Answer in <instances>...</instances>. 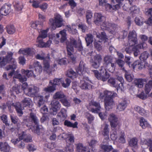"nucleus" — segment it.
I'll use <instances>...</instances> for the list:
<instances>
[{"mask_svg":"<svg viewBox=\"0 0 152 152\" xmlns=\"http://www.w3.org/2000/svg\"><path fill=\"white\" fill-rule=\"evenodd\" d=\"M13 53L10 52L7 53V55L3 57L2 59L0 58V67H2L6 65L7 63H9L10 64L7 66L6 69L7 70L11 69L12 71L8 75L11 77L14 75L15 77L18 79L21 82H23L26 80V77H23L20 74L16 75L14 70L17 68V63L15 59L12 58Z\"/></svg>","mask_w":152,"mask_h":152,"instance_id":"nucleus-1","label":"nucleus"},{"mask_svg":"<svg viewBox=\"0 0 152 152\" xmlns=\"http://www.w3.org/2000/svg\"><path fill=\"white\" fill-rule=\"evenodd\" d=\"M60 36V42L62 43L66 39V31L64 29L60 31L59 33L56 34V35L54 34L49 35V40L46 42H44L43 40L39 41L37 42L38 43L36 44V46L40 48H48L50 46L52 43L51 39L53 40L55 44H58L59 42Z\"/></svg>","mask_w":152,"mask_h":152,"instance_id":"nucleus-2","label":"nucleus"},{"mask_svg":"<svg viewBox=\"0 0 152 152\" xmlns=\"http://www.w3.org/2000/svg\"><path fill=\"white\" fill-rule=\"evenodd\" d=\"M60 36V42L62 43L66 39V31L64 29L60 31L59 33L56 34V35L54 34L49 35V40L46 42H44L43 40L39 41L37 42L38 43L36 44V46L40 48H48L50 46L52 43L51 39L53 40L55 44H58L59 42Z\"/></svg>","mask_w":152,"mask_h":152,"instance_id":"nucleus-3","label":"nucleus"},{"mask_svg":"<svg viewBox=\"0 0 152 152\" xmlns=\"http://www.w3.org/2000/svg\"><path fill=\"white\" fill-rule=\"evenodd\" d=\"M105 19V17L100 13H95L94 21V23L97 25H100L102 29L107 30L113 34V31L116 28V25L115 24L109 23L108 22H104Z\"/></svg>","mask_w":152,"mask_h":152,"instance_id":"nucleus-4","label":"nucleus"},{"mask_svg":"<svg viewBox=\"0 0 152 152\" xmlns=\"http://www.w3.org/2000/svg\"><path fill=\"white\" fill-rule=\"evenodd\" d=\"M38 123L39 120L37 117L36 115L33 113H30L28 118L24 119L23 122L26 124L27 127L31 129L32 132L39 135V134L40 130L41 128H39Z\"/></svg>","mask_w":152,"mask_h":152,"instance_id":"nucleus-5","label":"nucleus"},{"mask_svg":"<svg viewBox=\"0 0 152 152\" xmlns=\"http://www.w3.org/2000/svg\"><path fill=\"white\" fill-rule=\"evenodd\" d=\"M66 44L68 55L72 62H74L75 61L76 59V57L72 54L74 48H77L78 50L80 51L82 49L83 47L81 40L79 39L78 42L77 44L76 40L72 38L70 39V42H67Z\"/></svg>","mask_w":152,"mask_h":152,"instance_id":"nucleus-6","label":"nucleus"},{"mask_svg":"<svg viewBox=\"0 0 152 152\" xmlns=\"http://www.w3.org/2000/svg\"><path fill=\"white\" fill-rule=\"evenodd\" d=\"M87 109L92 113H98L100 118L102 120L105 119L107 115L106 112H101L103 110L100 105L99 103L93 100L91 101L87 106Z\"/></svg>","mask_w":152,"mask_h":152,"instance_id":"nucleus-7","label":"nucleus"},{"mask_svg":"<svg viewBox=\"0 0 152 152\" xmlns=\"http://www.w3.org/2000/svg\"><path fill=\"white\" fill-rule=\"evenodd\" d=\"M112 92L108 91H104L103 93H100L99 97L101 99H104L105 108L106 110H109L114 106L113 99L111 98Z\"/></svg>","mask_w":152,"mask_h":152,"instance_id":"nucleus-8","label":"nucleus"},{"mask_svg":"<svg viewBox=\"0 0 152 152\" xmlns=\"http://www.w3.org/2000/svg\"><path fill=\"white\" fill-rule=\"evenodd\" d=\"M137 34L135 31L133 30L130 31L128 36L129 45L126 48L124 47V49L127 53H130L133 52L132 47L137 43Z\"/></svg>","mask_w":152,"mask_h":152,"instance_id":"nucleus-9","label":"nucleus"},{"mask_svg":"<svg viewBox=\"0 0 152 152\" xmlns=\"http://www.w3.org/2000/svg\"><path fill=\"white\" fill-rule=\"evenodd\" d=\"M63 20L62 17L60 15L56 14L54 19L51 18L49 20V24L51 26V30L53 31L56 28L61 27L63 25Z\"/></svg>","mask_w":152,"mask_h":152,"instance_id":"nucleus-10","label":"nucleus"},{"mask_svg":"<svg viewBox=\"0 0 152 152\" xmlns=\"http://www.w3.org/2000/svg\"><path fill=\"white\" fill-rule=\"evenodd\" d=\"M96 35L97 38L99 39V40L98 41L95 39L94 41V45L98 50L99 51L101 50L102 47L100 44L98 43V42L101 43L102 41L106 42L107 41L108 39L104 31L102 30H100L97 32Z\"/></svg>","mask_w":152,"mask_h":152,"instance_id":"nucleus-11","label":"nucleus"},{"mask_svg":"<svg viewBox=\"0 0 152 152\" xmlns=\"http://www.w3.org/2000/svg\"><path fill=\"white\" fill-rule=\"evenodd\" d=\"M95 77L98 80H101L103 81H106L110 77V75L107 72L105 68L102 67L99 73L97 70H93Z\"/></svg>","mask_w":152,"mask_h":152,"instance_id":"nucleus-12","label":"nucleus"},{"mask_svg":"<svg viewBox=\"0 0 152 152\" xmlns=\"http://www.w3.org/2000/svg\"><path fill=\"white\" fill-rule=\"evenodd\" d=\"M36 58L38 59L44 60V69L49 74L51 72V68L50 65V57L48 56L47 57L44 58V53H42L41 54H38L35 56Z\"/></svg>","mask_w":152,"mask_h":152,"instance_id":"nucleus-13","label":"nucleus"},{"mask_svg":"<svg viewBox=\"0 0 152 152\" xmlns=\"http://www.w3.org/2000/svg\"><path fill=\"white\" fill-rule=\"evenodd\" d=\"M139 37L143 42L142 44H138L134 46L132 48V51L134 56L135 57L137 56L140 53V49L142 48H144L147 47V44L145 42L147 40V37L144 35H141L139 36Z\"/></svg>","mask_w":152,"mask_h":152,"instance_id":"nucleus-14","label":"nucleus"},{"mask_svg":"<svg viewBox=\"0 0 152 152\" xmlns=\"http://www.w3.org/2000/svg\"><path fill=\"white\" fill-rule=\"evenodd\" d=\"M152 88V80H150L145 86V94H144L143 91H142L140 93L137 94L136 96L140 99H145L147 98L148 94Z\"/></svg>","mask_w":152,"mask_h":152,"instance_id":"nucleus-15","label":"nucleus"},{"mask_svg":"<svg viewBox=\"0 0 152 152\" xmlns=\"http://www.w3.org/2000/svg\"><path fill=\"white\" fill-rule=\"evenodd\" d=\"M108 120L113 130L116 128L119 129L118 118L116 115L113 113L110 114L108 118Z\"/></svg>","mask_w":152,"mask_h":152,"instance_id":"nucleus-16","label":"nucleus"},{"mask_svg":"<svg viewBox=\"0 0 152 152\" xmlns=\"http://www.w3.org/2000/svg\"><path fill=\"white\" fill-rule=\"evenodd\" d=\"M39 89L38 88L34 85H29L28 87L27 90H25V94L29 96H34L38 92Z\"/></svg>","mask_w":152,"mask_h":152,"instance_id":"nucleus-17","label":"nucleus"},{"mask_svg":"<svg viewBox=\"0 0 152 152\" xmlns=\"http://www.w3.org/2000/svg\"><path fill=\"white\" fill-rule=\"evenodd\" d=\"M109 125L104 123L102 124L101 126V131L100 133L103 135L107 140L109 139Z\"/></svg>","mask_w":152,"mask_h":152,"instance_id":"nucleus-18","label":"nucleus"},{"mask_svg":"<svg viewBox=\"0 0 152 152\" xmlns=\"http://www.w3.org/2000/svg\"><path fill=\"white\" fill-rule=\"evenodd\" d=\"M148 64L147 62H144V64L139 60H137L134 61L132 64L130 65L131 67L133 69L136 68L141 69L143 68H146V66H148Z\"/></svg>","mask_w":152,"mask_h":152,"instance_id":"nucleus-19","label":"nucleus"},{"mask_svg":"<svg viewBox=\"0 0 152 152\" xmlns=\"http://www.w3.org/2000/svg\"><path fill=\"white\" fill-rule=\"evenodd\" d=\"M51 104L52 107L51 111H53L51 113L53 115H55L56 114L58 110L60 108L61 104L56 99L53 100L51 102Z\"/></svg>","mask_w":152,"mask_h":152,"instance_id":"nucleus-20","label":"nucleus"},{"mask_svg":"<svg viewBox=\"0 0 152 152\" xmlns=\"http://www.w3.org/2000/svg\"><path fill=\"white\" fill-rule=\"evenodd\" d=\"M45 99L43 100V96H38L37 97H34V100L36 99L38 100L37 104L38 107H40L45 102L47 101L48 99L50 96L49 93L48 92H45Z\"/></svg>","mask_w":152,"mask_h":152,"instance_id":"nucleus-21","label":"nucleus"},{"mask_svg":"<svg viewBox=\"0 0 152 152\" xmlns=\"http://www.w3.org/2000/svg\"><path fill=\"white\" fill-rule=\"evenodd\" d=\"M87 70L88 69L85 67V64L82 61L80 62L79 67L76 69L77 73L80 75H83L87 72Z\"/></svg>","mask_w":152,"mask_h":152,"instance_id":"nucleus-22","label":"nucleus"},{"mask_svg":"<svg viewBox=\"0 0 152 152\" xmlns=\"http://www.w3.org/2000/svg\"><path fill=\"white\" fill-rule=\"evenodd\" d=\"M115 0L118 3L117 4H116L115 5L113 4V6H112L110 4H108L107 5V9H108V8H109L108 10L109 12H112L115 10L118 9H119L120 7L122 5V4H121V1H123L124 0Z\"/></svg>","mask_w":152,"mask_h":152,"instance_id":"nucleus-23","label":"nucleus"},{"mask_svg":"<svg viewBox=\"0 0 152 152\" xmlns=\"http://www.w3.org/2000/svg\"><path fill=\"white\" fill-rule=\"evenodd\" d=\"M11 5L9 3L4 4L1 9L0 12L2 15H7L9 13Z\"/></svg>","mask_w":152,"mask_h":152,"instance_id":"nucleus-24","label":"nucleus"},{"mask_svg":"<svg viewBox=\"0 0 152 152\" xmlns=\"http://www.w3.org/2000/svg\"><path fill=\"white\" fill-rule=\"evenodd\" d=\"M85 78H83V80L80 81V87L82 89H89L92 88V86L88 84V78L87 77L86 80H85Z\"/></svg>","mask_w":152,"mask_h":152,"instance_id":"nucleus-25","label":"nucleus"},{"mask_svg":"<svg viewBox=\"0 0 152 152\" xmlns=\"http://www.w3.org/2000/svg\"><path fill=\"white\" fill-rule=\"evenodd\" d=\"M139 125L143 129L151 128V126L147 121L143 117H140L139 120Z\"/></svg>","mask_w":152,"mask_h":152,"instance_id":"nucleus-26","label":"nucleus"},{"mask_svg":"<svg viewBox=\"0 0 152 152\" xmlns=\"http://www.w3.org/2000/svg\"><path fill=\"white\" fill-rule=\"evenodd\" d=\"M49 30V28H48L46 30L41 31L39 32V35L37 38L36 41L37 42L39 41L43 40V39H41V38L45 39L46 38L47 36V33Z\"/></svg>","mask_w":152,"mask_h":152,"instance_id":"nucleus-27","label":"nucleus"},{"mask_svg":"<svg viewBox=\"0 0 152 152\" xmlns=\"http://www.w3.org/2000/svg\"><path fill=\"white\" fill-rule=\"evenodd\" d=\"M0 151L3 152H10V147L6 142L0 143Z\"/></svg>","mask_w":152,"mask_h":152,"instance_id":"nucleus-28","label":"nucleus"},{"mask_svg":"<svg viewBox=\"0 0 152 152\" xmlns=\"http://www.w3.org/2000/svg\"><path fill=\"white\" fill-rule=\"evenodd\" d=\"M141 144L142 145H146V146L145 148H147L148 147H150L149 150L150 152H152V140L150 139H147L146 140H141ZM142 148H143L142 146Z\"/></svg>","mask_w":152,"mask_h":152,"instance_id":"nucleus-29","label":"nucleus"},{"mask_svg":"<svg viewBox=\"0 0 152 152\" xmlns=\"http://www.w3.org/2000/svg\"><path fill=\"white\" fill-rule=\"evenodd\" d=\"M34 50L30 48L20 49L18 51L19 54H22L24 55L31 56L34 53Z\"/></svg>","mask_w":152,"mask_h":152,"instance_id":"nucleus-30","label":"nucleus"},{"mask_svg":"<svg viewBox=\"0 0 152 152\" xmlns=\"http://www.w3.org/2000/svg\"><path fill=\"white\" fill-rule=\"evenodd\" d=\"M57 116L60 120L64 121L66 118L67 116V110L64 108L61 109L60 111L58 114Z\"/></svg>","mask_w":152,"mask_h":152,"instance_id":"nucleus-31","label":"nucleus"},{"mask_svg":"<svg viewBox=\"0 0 152 152\" xmlns=\"http://www.w3.org/2000/svg\"><path fill=\"white\" fill-rule=\"evenodd\" d=\"M127 106V103L126 100H124L120 102L117 105V109L119 111L124 110Z\"/></svg>","mask_w":152,"mask_h":152,"instance_id":"nucleus-32","label":"nucleus"},{"mask_svg":"<svg viewBox=\"0 0 152 152\" xmlns=\"http://www.w3.org/2000/svg\"><path fill=\"white\" fill-rule=\"evenodd\" d=\"M97 143V141L96 140H92L91 141V142L89 143V145L92 148L91 150V151H90V150H89L88 148L87 147L83 146V145L82 144H81L82 145L83 147H85V148H87L88 149V152H96V150L95 149H94V147L95 146L96 144ZM79 144H78L77 146H77Z\"/></svg>","mask_w":152,"mask_h":152,"instance_id":"nucleus-33","label":"nucleus"},{"mask_svg":"<svg viewBox=\"0 0 152 152\" xmlns=\"http://www.w3.org/2000/svg\"><path fill=\"white\" fill-rule=\"evenodd\" d=\"M117 84H118V88L119 90L122 91L124 89L123 86V83L124 80L123 78L121 76H119L117 77Z\"/></svg>","mask_w":152,"mask_h":152,"instance_id":"nucleus-34","label":"nucleus"},{"mask_svg":"<svg viewBox=\"0 0 152 152\" xmlns=\"http://www.w3.org/2000/svg\"><path fill=\"white\" fill-rule=\"evenodd\" d=\"M12 105L15 106L19 116H21L23 114V112L22 111L23 109L22 108L21 106L20 105V103L19 102H17L15 104L13 103Z\"/></svg>","mask_w":152,"mask_h":152,"instance_id":"nucleus-35","label":"nucleus"},{"mask_svg":"<svg viewBox=\"0 0 152 152\" xmlns=\"http://www.w3.org/2000/svg\"><path fill=\"white\" fill-rule=\"evenodd\" d=\"M146 81V80L145 79H137L134 80V83L137 87L142 88L143 86L144 82Z\"/></svg>","mask_w":152,"mask_h":152,"instance_id":"nucleus-36","label":"nucleus"},{"mask_svg":"<svg viewBox=\"0 0 152 152\" xmlns=\"http://www.w3.org/2000/svg\"><path fill=\"white\" fill-rule=\"evenodd\" d=\"M135 110L140 114L142 115L146 116L148 113L147 111L145 110L143 108L137 106L134 108Z\"/></svg>","mask_w":152,"mask_h":152,"instance_id":"nucleus-37","label":"nucleus"},{"mask_svg":"<svg viewBox=\"0 0 152 152\" xmlns=\"http://www.w3.org/2000/svg\"><path fill=\"white\" fill-rule=\"evenodd\" d=\"M115 60L114 58L110 56H107L104 58V66L112 63L113 60Z\"/></svg>","mask_w":152,"mask_h":152,"instance_id":"nucleus-38","label":"nucleus"},{"mask_svg":"<svg viewBox=\"0 0 152 152\" xmlns=\"http://www.w3.org/2000/svg\"><path fill=\"white\" fill-rule=\"evenodd\" d=\"M35 70L38 74H39L42 71V67L40 63L37 61H35L34 64Z\"/></svg>","mask_w":152,"mask_h":152,"instance_id":"nucleus-39","label":"nucleus"},{"mask_svg":"<svg viewBox=\"0 0 152 152\" xmlns=\"http://www.w3.org/2000/svg\"><path fill=\"white\" fill-rule=\"evenodd\" d=\"M32 101L28 98H26L22 101V106L23 107L31 105Z\"/></svg>","mask_w":152,"mask_h":152,"instance_id":"nucleus-40","label":"nucleus"},{"mask_svg":"<svg viewBox=\"0 0 152 152\" xmlns=\"http://www.w3.org/2000/svg\"><path fill=\"white\" fill-rule=\"evenodd\" d=\"M56 90V88L55 86L49 84L48 86L44 88L42 94H43L45 92L49 93L53 92Z\"/></svg>","mask_w":152,"mask_h":152,"instance_id":"nucleus-41","label":"nucleus"},{"mask_svg":"<svg viewBox=\"0 0 152 152\" xmlns=\"http://www.w3.org/2000/svg\"><path fill=\"white\" fill-rule=\"evenodd\" d=\"M15 8L18 10H21L23 7L22 3L17 0L14 1L13 3Z\"/></svg>","mask_w":152,"mask_h":152,"instance_id":"nucleus-42","label":"nucleus"},{"mask_svg":"<svg viewBox=\"0 0 152 152\" xmlns=\"http://www.w3.org/2000/svg\"><path fill=\"white\" fill-rule=\"evenodd\" d=\"M62 82V79L55 78L53 80H50L49 85H51L56 87V86L59 85Z\"/></svg>","mask_w":152,"mask_h":152,"instance_id":"nucleus-43","label":"nucleus"},{"mask_svg":"<svg viewBox=\"0 0 152 152\" xmlns=\"http://www.w3.org/2000/svg\"><path fill=\"white\" fill-rule=\"evenodd\" d=\"M100 147L104 152H110L113 149L111 145H101Z\"/></svg>","mask_w":152,"mask_h":152,"instance_id":"nucleus-44","label":"nucleus"},{"mask_svg":"<svg viewBox=\"0 0 152 152\" xmlns=\"http://www.w3.org/2000/svg\"><path fill=\"white\" fill-rule=\"evenodd\" d=\"M30 26L33 28L37 29V30H39L41 29V27H40L41 26H42V25H39L38 22L36 21H32L30 23Z\"/></svg>","mask_w":152,"mask_h":152,"instance_id":"nucleus-45","label":"nucleus"},{"mask_svg":"<svg viewBox=\"0 0 152 152\" xmlns=\"http://www.w3.org/2000/svg\"><path fill=\"white\" fill-rule=\"evenodd\" d=\"M77 124L78 123L77 122H75L73 124L67 120H65L64 122V125L65 126L73 128H77Z\"/></svg>","mask_w":152,"mask_h":152,"instance_id":"nucleus-46","label":"nucleus"},{"mask_svg":"<svg viewBox=\"0 0 152 152\" xmlns=\"http://www.w3.org/2000/svg\"><path fill=\"white\" fill-rule=\"evenodd\" d=\"M149 56V53L146 51H144L141 54L140 56V59L141 61H143L142 62L144 64V62H146V60Z\"/></svg>","mask_w":152,"mask_h":152,"instance_id":"nucleus-47","label":"nucleus"},{"mask_svg":"<svg viewBox=\"0 0 152 152\" xmlns=\"http://www.w3.org/2000/svg\"><path fill=\"white\" fill-rule=\"evenodd\" d=\"M119 137L118 139V141L121 143H124L125 142V136L124 132H121L119 134Z\"/></svg>","mask_w":152,"mask_h":152,"instance_id":"nucleus-48","label":"nucleus"},{"mask_svg":"<svg viewBox=\"0 0 152 152\" xmlns=\"http://www.w3.org/2000/svg\"><path fill=\"white\" fill-rule=\"evenodd\" d=\"M21 72L23 75H26L28 77L32 76V75H33L34 77H36L35 75H34L33 71L32 70H25V69H22L21 70Z\"/></svg>","mask_w":152,"mask_h":152,"instance_id":"nucleus-49","label":"nucleus"},{"mask_svg":"<svg viewBox=\"0 0 152 152\" xmlns=\"http://www.w3.org/2000/svg\"><path fill=\"white\" fill-rule=\"evenodd\" d=\"M106 68V69H107L111 72H113L115 71V66L114 63H111L104 66Z\"/></svg>","mask_w":152,"mask_h":152,"instance_id":"nucleus-50","label":"nucleus"},{"mask_svg":"<svg viewBox=\"0 0 152 152\" xmlns=\"http://www.w3.org/2000/svg\"><path fill=\"white\" fill-rule=\"evenodd\" d=\"M65 95L62 91L56 92L53 96V97L55 99H62L65 97Z\"/></svg>","mask_w":152,"mask_h":152,"instance_id":"nucleus-51","label":"nucleus"},{"mask_svg":"<svg viewBox=\"0 0 152 152\" xmlns=\"http://www.w3.org/2000/svg\"><path fill=\"white\" fill-rule=\"evenodd\" d=\"M85 40L87 46H88L93 42V36L92 34H86V37L85 38Z\"/></svg>","mask_w":152,"mask_h":152,"instance_id":"nucleus-52","label":"nucleus"},{"mask_svg":"<svg viewBox=\"0 0 152 152\" xmlns=\"http://www.w3.org/2000/svg\"><path fill=\"white\" fill-rule=\"evenodd\" d=\"M66 75L68 77L72 79L77 77V74L71 69H70L68 70Z\"/></svg>","mask_w":152,"mask_h":152,"instance_id":"nucleus-53","label":"nucleus"},{"mask_svg":"<svg viewBox=\"0 0 152 152\" xmlns=\"http://www.w3.org/2000/svg\"><path fill=\"white\" fill-rule=\"evenodd\" d=\"M108 82L111 86L115 87L117 90H119V88H118V84H117V81L116 80H115V79L111 77L108 80Z\"/></svg>","mask_w":152,"mask_h":152,"instance_id":"nucleus-54","label":"nucleus"},{"mask_svg":"<svg viewBox=\"0 0 152 152\" xmlns=\"http://www.w3.org/2000/svg\"><path fill=\"white\" fill-rule=\"evenodd\" d=\"M125 76L126 79L129 82L132 81L134 77L133 75L126 70H125Z\"/></svg>","mask_w":152,"mask_h":152,"instance_id":"nucleus-55","label":"nucleus"},{"mask_svg":"<svg viewBox=\"0 0 152 152\" xmlns=\"http://www.w3.org/2000/svg\"><path fill=\"white\" fill-rule=\"evenodd\" d=\"M137 139L133 138L130 140L129 143L130 146L137 149Z\"/></svg>","mask_w":152,"mask_h":152,"instance_id":"nucleus-56","label":"nucleus"},{"mask_svg":"<svg viewBox=\"0 0 152 152\" xmlns=\"http://www.w3.org/2000/svg\"><path fill=\"white\" fill-rule=\"evenodd\" d=\"M66 29L70 33L72 34H75L77 33V31L76 29V26L75 25H72V28L69 26H66Z\"/></svg>","mask_w":152,"mask_h":152,"instance_id":"nucleus-57","label":"nucleus"},{"mask_svg":"<svg viewBox=\"0 0 152 152\" xmlns=\"http://www.w3.org/2000/svg\"><path fill=\"white\" fill-rule=\"evenodd\" d=\"M15 28L13 25H9L7 27V31L9 34H12L15 32Z\"/></svg>","mask_w":152,"mask_h":152,"instance_id":"nucleus-58","label":"nucleus"},{"mask_svg":"<svg viewBox=\"0 0 152 152\" xmlns=\"http://www.w3.org/2000/svg\"><path fill=\"white\" fill-rule=\"evenodd\" d=\"M143 18L140 16L136 17L135 19L136 24L138 26L142 25L143 24Z\"/></svg>","mask_w":152,"mask_h":152,"instance_id":"nucleus-59","label":"nucleus"},{"mask_svg":"<svg viewBox=\"0 0 152 152\" xmlns=\"http://www.w3.org/2000/svg\"><path fill=\"white\" fill-rule=\"evenodd\" d=\"M29 2L31 4L32 6L34 8H37L39 7L40 2L38 1L30 0Z\"/></svg>","mask_w":152,"mask_h":152,"instance_id":"nucleus-60","label":"nucleus"},{"mask_svg":"<svg viewBox=\"0 0 152 152\" xmlns=\"http://www.w3.org/2000/svg\"><path fill=\"white\" fill-rule=\"evenodd\" d=\"M70 133H64L60 134L58 136V138L60 140H67L69 137Z\"/></svg>","mask_w":152,"mask_h":152,"instance_id":"nucleus-61","label":"nucleus"},{"mask_svg":"<svg viewBox=\"0 0 152 152\" xmlns=\"http://www.w3.org/2000/svg\"><path fill=\"white\" fill-rule=\"evenodd\" d=\"M71 82V81L68 78H66V79L65 82L63 81L62 80L61 84L64 87L66 88L69 86Z\"/></svg>","mask_w":152,"mask_h":152,"instance_id":"nucleus-62","label":"nucleus"},{"mask_svg":"<svg viewBox=\"0 0 152 152\" xmlns=\"http://www.w3.org/2000/svg\"><path fill=\"white\" fill-rule=\"evenodd\" d=\"M131 13L132 14H138L139 12V8L135 6H134L130 8Z\"/></svg>","mask_w":152,"mask_h":152,"instance_id":"nucleus-63","label":"nucleus"},{"mask_svg":"<svg viewBox=\"0 0 152 152\" xmlns=\"http://www.w3.org/2000/svg\"><path fill=\"white\" fill-rule=\"evenodd\" d=\"M92 17V13L90 11H88L86 13V18L88 24H90L91 22V18Z\"/></svg>","mask_w":152,"mask_h":152,"instance_id":"nucleus-64","label":"nucleus"}]
</instances>
